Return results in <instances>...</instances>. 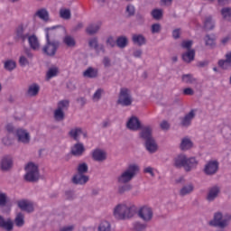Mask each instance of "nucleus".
I'll list each match as a JSON object with an SVG mask.
<instances>
[{
    "mask_svg": "<svg viewBox=\"0 0 231 231\" xmlns=\"http://www.w3.org/2000/svg\"><path fill=\"white\" fill-rule=\"evenodd\" d=\"M136 214V206L119 204L114 209V216L116 219H131Z\"/></svg>",
    "mask_w": 231,
    "mask_h": 231,
    "instance_id": "1",
    "label": "nucleus"
},
{
    "mask_svg": "<svg viewBox=\"0 0 231 231\" xmlns=\"http://www.w3.org/2000/svg\"><path fill=\"white\" fill-rule=\"evenodd\" d=\"M16 226H23L24 225V215L23 213H18L14 219Z\"/></svg>",
    "mask_w": 231,
    "mask_h": 231,
    "instance_id": "42",
    "label": "nucleus"
},
{
    "mask_svg": "<svg viewBox=\"0 0 231 231\" xmlns=\"http://www.w3.org/2000/svg\"><path fill=\"white\" fill-rule=\"evenodd\" d=\"M140 219H143L145 223H149L151 219H152V208H151L149 206H143L140 208V209L137 212Z\"/></svg>",
    "mask_w": 231,
    "mask_h": 231,
    "instance_id": "12",
    "label": "nucleus"
},
{
    "mask_svg": "<svg viewBox=\"0 0 231 231\" xmlns=\"http://www.w3.org/2000/svg\"><path fill=\"white\" fill-rule=\"evenodd\" d=\"M69 107V100H61L58 102V108L54 110V119L57 122H62L65 118L64 112L68 111Z\"/></svg>",
    "mask_w": 231,
    "mask_h": 231,
    "instance_id": "9",
    "label": "nucleus"
},
{
    "mask_svg": "<svg viewBox=\"0 0 231 231\" xmlns=\"http://www.w3.org/2000/svg\"><path fill=\"white\" fill-rule=\"evenodd\" d=\"M106 44L111 48H115L116 42H115V39L112 36H110L106 40Z\"/></svg>",
    "mask_w": 231,
    "mask_h": 231,
    "instance_id": "58",
    "label": "nucleus"
},
{
    "mask_svg": "<svg viewBox=\"0 0 231 231\" xmlns=\"http://www.w3.org/2000/svg\"><path fill=\"white\" fill-rule=\"evenodd\" d=\"M82 134V128H72L69 132V136H70V138H73V140H75L76 142H79V136Z\"/></svg>",
    "mask_w": 231,
    "mask_h": 231,
    "instance_id": "34",
    "label": "nucleus"
},
{
    "mask_svg": "<svg viewBox=\"0 0 231 231\" xmlns=\"http://www.w3.org/2000/svg\"><path fill=\"white\" fill-rule=\"evenodd\" d=\"M26 174L24 176V180L26 181H37L39 180V167L35 165L33 162H29L25 166Z\"/></svg>",
    "mask_w": 231,
    "mask_h": 231,
    "instance_id": "7",
    "label": "nucleus"
},
{
    "mask_svg": "<svg viewBox=\"0 0 231 231\" xmlns=\"http://www.w3.org/2000/svg\"><path fill=\"white\" fill-rule=\"evenodd\" d=\"M217 169H219V162L217 161H210L206 164L204 171L208 176H212V174L217 172Z\"/></svg>",
    "mask_w": 231,
    "mask_h": 231,
    "instance_id": "13",
    "label": "nucleus"
},
{
    "mask_svg": "<svg viewBox=\"0 0 231 231\" xmlns=\"http://www.w3.org/2000/svg\"><path fill=\"white\" fill-rule=\"evenodd\" d=\"M94 50L96 53H106V48L104 47V44H98Z\"/></svg>",
    "mask_w": 231,
    "mask_h": 231,
    "instance_id": "56",
    "label": "nucleus"
},
{
    "mask_svg": "<svg viewBox=\"0 0 231 231\" xmlns=\"http://www.w3.org/2000/svg\"><path fill=\"white\" fill-rule=\"evenodd\" d=\"M85 172H88V164L81 163L78 166V173L74 175L72 181L76 185H84L85 183H88L89 180V177L84 175Z\"/></svg>",
    "mask_w": 231,
    "mask_h": 231,
    "instance_id": "5",
    "label": "nucleus"
},
{
    "mask_svg": "<svg viewBox=\"0 0 231 231\" xmlns=\"http://www.w3.org/2000/svg\"><path fill=\"white\" fill-rule=\"evenodd\" d=\"M18 207L25 212H33V204L28 200H19Z\"/></svg>",
    "mask_w": 231,
    "mask_h": 231,
    "instance_id": "19",
    "label": "nucleus"
},
{
    "mask_svg": "<svg viewBox=\"0 0 231 231\" xmlns=\"http://www.w3.org/2000/svg\"><path fill=\"white\" fill-rule=\"evenodd\" d=\"M152 33H160L162 32V24L153 23L151 27Z\"/></svg>",
    "mask_w": 231,
    "mask_h": 231,
    "instance_id": "48",
    "label": "nucleus"
},
{
    "mask_svg": "<svg viewBox=\"0 0 231 231\" xmlns=\"http://www.w3.org/2000/svg\"><path fill=\"white\" fill-rule=\"evenodd\" d=\"M192 190H194V186H192V184L184 186L180 189V196H187V194H190V192H192Z\"/></svg>",
    "mask_w": 231,
    "mask_h": 231,
    "instance_id": "44",
    "label": "nucleus"
},
{
    "mask_svg": "<svg viewBox=\"0 0 231 231\" xmlns=\"http://www.w3.org/2000/svg\"><path fill=\"white\" fill-rule=\"evenodd\" d=\"M128 129H131V131H138L142 127V125L140 124V120L137 119L136 116H132L127 124H126Z\"/></svg>",
    "mask_w": 231,
    "mask_h": 231,
    "instance_id": "16",
    "label": "nucleus"
},
{
    "mask_svg": "<svg viewBox=\"0 0 231 231\" xmlns=\"http://www.w3.org/2000/svg\"><path fill=\"white\" fill-rule=\"evenodd\" d=\"M134 228L135 231H143L145 228H147V225L142 224L140 222H135L134 224Z\"/></svg>",
    "mask_w": 231,
    "mask_h": 231,
    "instance_id": "47",
    "label": "nucleus"
},
{
    "mask_svg": "<svg viewBox=\"0 0 231 231\" xmlns=\"http://www.w3.org/2000/svg\"><path fill=\"white\" fill-rule=\"evenodd\" d=\"M174 165L177 167V169H181V167H183L185 171L189 172L197 167L198 161H196V158L187 159V156L185 155H178L175 158Z\"/></svg>",
    "mask_w": 231,
    "mask_h": 231,
    "instance_id": "3",
    "label": "nucleus"
},
{
    "mask_svg": "<svg viewBox=\"0 0 231 231\" xmlns=\"http://www.w3.org/2000/svg\"><path fill=\"white\" fill-rule=\"evenodd\" d=\"M126 12H127L129 17H133V15H134V12H135L134 5H127Z\"/></svg>",
    "mask_w": 231,
    "mask_h": 231,
    "instance_id": "54",
    "label": "nucleus"
},
{
    "mask_svg": "<svg viewBox=\"0 0 231 231\" xmlns=\"http://www.w3.org/2000/svg\"><path fill=\"white\" fill-rule=\"evenodd\" d=\"M57 75H59V68L51 67L46 72L45 79L51 80V79H53L54 77H57Z\"/></svg>",
    "mask_w": 231,
    "mask_h": 231,
    "instance_id": "33",
    "label": "nucleus"
},
{
    "mask_svg": "<svg viewBox=\"0 0 231 231\" xmlns=\"http://www.w3.org/2000/svg\"><path fill=\"white\" fill-rule=\"evenodd\" d=\"M117 104L123 106L124 107H127L133 104V96H131V91H129V89L121 88Z\"/></svg>",
    "mask_w": 231,
    "mask_h": 231,
    "instance_id": "10",
    "label": "nucleus"
},
{
    "mask_svg": "<svg viewBox=\"0 0 231 231\" xmlns=\"http://www.w3.org/2000/svg\"><path fill=\"white\" fill-rule=\"evenodd\" d=\"M205 45L208 46V48H216V35L214 34H207L204 37Z\"/></svg>",
    "mask_w": 231,
    "mask_h": 231,
    "instance_id": "30",
    "label": "nucleus"
},
{
    "mask_svg": "<svg viewBox=\"0 0 231 231\" xmlns=\"http://www.w3.org/2000/svg\"><path fill=\"white\" fill-rule=\"evenodd\" d=\"M34 17H39V19L44 21V23H48V21H50V13L46 8H42L34 14Z\"/></svg>",
    "mask_w": 231,
    "mask_h": 231,
    "instance_id": "18",
    "label": "nucleus"
},
{
    "mask_svg": "<svg viewBox=\"0 0 231 231\" xmlns=\"http://www.w3.org/2000/svg\"><path fill=\"white\" fill-rule=\"evenodd\" d=\"M141 138L145 140V147L149 152H156L158 151V144L152 138V128L146 126L141 132Z\"/></svg>",
    "mask_w": 231,
    "mask_h": 231,
    "instance_id": "2",
    "label": "nucleus"
},
{
    "mask_svg": "<svg viewBox=\"0 0 231 231\" xmlns=\"http://www.w3.org/2000/svg\"><path fill=\"white\" fill-rule=\"evenodd\" d=\"M192 44H193V42L192 41H183L181 42V48H184V50H192L190 48H192Z\"/></svg>",
    "mask_w": 231,
    "mask_h": 231,
    "instance_id": "51",
    "label": "nucleus"
},
{
    "mask_svg": "<svg viewBox=\"0 0 231 231\" xmlns=\"http://www.w3.org/2000/svg\"><path fill=\"white\" fill-rule=\"evenodd\" d=\"M221 14L225 21H229L231 23V8L230 7H224L221 10Z\"/></svg>",
    "mask_w": 231,
    "mask_h": 231,
    "instance_id": "39",
    "label": "nucleus"
},
{
    "mask_svg": "<svg viewBox=\"0 0 231 231\" xmlns=\"http://www.w3.org/2000/svg\"><path fill=\"white\" fill-rule=\"evenodd\" d=\"M135 19H136L138 24H144L145 23V16H143V14H142L141 13L136 14Z\"/></svg>",
    "mask_w": 231,
    "mask_h": 231,
    "instance_id": "52",
    "label": "nucleus"
},
{
    "mask_svg": "<svg viewBox=\"0 0 231 231\" xmlns=\"http://www.w3.org/2000/svg\"><path fill=\"white\" fill-rule=\"evenodd\" d=\"M99 231H111V224L107 221H103L98 226Z\"/></svg>",
    "mask_w": 231,
    "mask_h": 231,
    "instance_id": "46",
    "label": "nucleus"
},
{
    "mask_svg": "<svg viewBox=\"0 0 231 231\" xmlns=\"http://www.w3.org/2000/svg\"><path fill=\"white\" fill-rule=\"evenodd\" d=\"M60 42L57 40H49L42 48V52L48 57H55L57 50H59Z\"/></svg>",
    "mask_w": 231,
    "mask_h": 231,
    "instance_id": "8",
    "label": "nucleus"
},
{
    "mask_svg": "<svg viewBox=\"0 0 231 231\" xmlns=\"http://www.w3.org/2000/svg\"><path fill=\"white\" fill-rule=\"evenodd\" d=\"M160 125H161V129H162V131H167L171 127V125H169V122H167V121H162Z\"/></svg>",
    "mask_w": 231,
    "mask_h": 231,
    "instance_id": "59",
    "label": "nucleus"
},
{
    "mask_svg": "<svg viewBox=\"0 0 231 231\" xmlns=\"http://www.w3.org/2000/svg\"><path fill=\"white\" fill-rule=\"evenodd\" d=\"M19 64H20V66L24 68V66H28L30 64V62L28 61V59H26V57L21 56L19 59Z\"/></svg>",
    "mask_w": 231,
    "mask_h": 231,
    "instance_id": "53",
    "label": "nucleus"
},
{
    "mask_svg": "<svg viewBox=\"0 0 231 231\" xmlns=\"http://www.w3.org/2000/svg\"><path fill=\"white\" fill-rule=\"evenodd\" d=\"M16 136L18 138V142L22 143H30V134L23 129H18L16 131Z\"/></svg>",
    "mask_w": 231,
    "mask_h": 231,
    "instance_id": "15",
    "label": "nucleus"
},
{
    "mask_svg": "<svg viewBox=\"0 0 231 231\" xmlns=\"http://www.w3.org/2000/svg\"><path fill=\"white\" fill-rule=\"evenodd\" d=\"M132 42L135 46H145L147 44V38L143 34L134 33L132 35Z\"/></svg>",
    "mask_w": 231,
    "mask_h": 231,
    "instance_id": "14",
    "label": "nucleus"
},
{
    "mask_svg": "<svg viewBox=\"0 0 231 231\" xmlns=\"http://www.w3.org/2000/svg\"><path fill=\"white\" fill-rule=\"evenodd\" d=\"M83 77L85 79H97V77H98V69L88 67L83 71Z\"/></svg>",
    "mask_w": 231,
    "mask_h": 231,
    "instance_id": "17",
    "label": "nucleus"
},
{
    "mask_svg": "<svg viewBox=\"0 0 231 231\" xmlns=\"http://www.w3.org/2000/svg\"><path fill=\"white\" fill-rule=\"evenodd\" d=\"M102 95H104V89L98 88L92 97L93 102H98L102 97Z\"/></svg>",
    "mask_w": 231,
    "mask_h": 231,
    "instance_id": "45",
    "label": "nucleus"
},
{
    "mask_svg": "<svg viewBox=\"0 0 231 231\" xmlns=\"http://www.w3.org/2000/svg\"><path fill=\"white\" fill-rule=\"evenodd\" d=\"M0 228H4V230L6 231H12L14 230V223L12 220H5V217L0 215Z\"/></svg>",
    "mask_w": 231,
    "mask_h": 231,
    "instance_id": "25",
    "label": "nucleus"
},
{
    "mask_svg": "<svg viewBox=\"0 0 231 231\" xmlns=\"http://www.w3.org/2000/svg\"><path fill=\"white\" fill-rule=\"evenodd\" d=\"M27 41L32 50H39V48H41V44L39 43V39L37 38L36 35L34 34L29 35V37L27 38Z\"/></svg>",
    "mask_w": 231,
    "mask_h": 231,
    "instance_id": "24",
    "label": "nucleus"
},
{
    "mask_svg": "<svg viewBox=\"0 0 231 231\" xmlns=\"http://www.w3.org/2000/svg\"><path fill=\"white\" fill-rule=\"evenodd\" d=\"M217 194H219V188L216 186L211 188L208 194V201H214L217 198Z\"/></svg>",
    "mask_w": 231,
    "mask_h": 231,
    "instance_id": "35",
    "label": "nucleus"
},
{
    "mask_svg": "<svg viewBox=\"0 0 231 231\" xmlns=\"http://www.w3.org/2000/svg\"><path fill=\"white\" fill-rule=\"evenodd\" d=\"M4 145H12V139H10L9 137H5L2 140Z\"/></svg>",
    "mask_w": 231,
    "mask_h": 231,
    "instance_id": "64",
    "label": "nucleus"
},
{
    "mask_svg": "<svg viewBox=\"0 0 231 231\" xmlns=\"http://www.w3.org/2000/svg\"><path fill=\"white\" fill-rule=\"evenodd\" d=\"M4 68L6 71H14L17 68V63L14 60H7L4 63Z\"/></svg>",
    "mask_w": 231,
    "mask_h": 231,
    "instance_id": "36",
    "label": "nucleus"
},
{
    "mask_svg": "<svg viewBox=\"0 0 231 231\" xmlns=\"http://www.w3.org/2000/svg\"><path fill=\"white\" fill-rule=\"evenodd\" d=\"M55 28H59V26H53L51 28H46L45 32H46V41H53V37H55V35H57V32H55Z\"/></svg>",
    "mask_w": 231,
    "mask_h": 231,
    "instance_id": "37",
    "label": "nucleus"
},
{
    "mask_svg": "<svg viewBox=\"0 0 231 231\" xmlns=\"http://www.w3.org/2000/svg\"><path fill=\"white\" fill-rule=\"evenodd\" d=\"M218 66L223 69H228L231 66V52L226 54V60H220L218 61Z\"/></svg>",
    "mask_w": 231,
    "mask_h": 231,
    "instance_id": "28",
    "label": "nucleus"
},
{
    "mask_svg": "<svg viewBox=\"0 0 231 231\" xmlns=\"http://www.w3.org/2000/svg\"><path fill=\"white\" fill-rule=\"evenodd\" d=\"M196 116L194 110H191L189 114H187L184 117L181 118L180 125L183 127H189L190 125L192 119Z\"/></svg>",
    "mask_w": 231,
    "mask_h": 231,
    "instance_id": "21",
    "label": "nucleus"
},
{
    "mask_svg": "<svg viewBox=\"0 0 231 231\" xmlns=\"http://www.w3.org/2000/svg\"><path fill=\"white\" fill-rule=\"evenodd\" d=\"M82 152H84V144L80 143H76L71 149V153L74 156H82Z\"/></svg>",
    "mask_w": 231,
    "mask_h": 231,
    "instance_id": "31",
    "label": "nucleus"
},
{
    "mask_svg": "<svg viewBox=\"0 0 231 231\" xmlns=\"http://www.w3.org/2000/svg\"><path fill=\"white\" fill-rule=\"evenodd\" d=\"M116 44L117 48L124 50V48H127L129 44V39L127 38V36H124V35L119 36L116 41Z\"/></svg>",
    "mask_w": 231,
    "mask_h": 231,
    "instance_id": "27",
    "label": "nucleus"
},
{
    "mask_svg": "<svg viewBox=\"0 0 231 231\" xmlns=\"http://www.w3.org/2000/svg\"><path fill=\"white\" fill-rule=\"evenodd\" d=\"M140 168L136 164H130L128 168L118 177V183H129L136 174Z\"/></svg>",
    "mask_w": 231,
    "mask_h": 231,
    "instance_id": "4",
    "label": "nucleus"
},
{
    "mask_svg": "<svg viewBox=\"0 0 231 231\" xmlns=\"http://www.w3.org/2000/svg\"><path fill=\"white\" fill-rule=\"evenodd\" d=\"M60 17H61V19H65L66 21L71 19V10L60 9Z\"/></svg>",
    "mask_w": 231,
    "mask_h": 231,
    "instance_id": "40",
    "label": "nucleus"
},
{
    "mask_svg": "<svg viewBox=\"0 0 231 231\" xmlns=\"http://www.w3.org/2000/svg\"><path fill=\"white\" fill-rule=\"evenodd\" d=\"M103 64H104L105 68H109L111 66V60L109 59V57H107V56L104 57Z\"/></svg>",
    "mask_w": 231,
    "mask_h": 231,
    "instance_id": "62",
    "label": "nucleus"
},
{
    "mask_svg": "<svg viewBox=\"0 0 231 231\" xmlns=\"http://www.w3.org/2000/svg\"><path fill=\"white\" fill-rule=\"evenodd\" d=\"M62 42L67 46V48H75L77 46V41L69 34L63 37Z\"/></svg>",
    "mask_w": 231,
    "mask_h": 231,
    "instance_id": "23",
    "label": "nucleus"
},
{
    "mask_svg": "<svg viewBox=\"0 0 231 231\" xmlns=\"http://www.w3.org/2000/svg\"><path fill=\"white\" fill-rule=\"evenodd\" d=\"M192 147V141L189 138L182 139L180 143V149L181 151H189Z\"/></svg>",
    "mask_w": 231,
    "mask_h": 231,
    "instance_id": "38",
    "label": "nucleus"
},
{
    "mask_svg": "<svg viewBox=\"0 0 231 231\" xmlns=\"http://www.w3.org/2000/svg\"><path fill=\"white\" fill-rule=\"evenodd\" d=\"M143 53L142 49H137L133 52V56L135 57V59H141Z\"/></svg>",
    "mask_w": 231,
    "mask_h": 231,
    "instance_id": "61",
    "label": "nucleus"
},
{
    "mask_svg": "<svg viewBox=\"0 0 231 231\" xmlns=\"http://www.w3.org/2000/svg\"><path fill=\"white\" fill-rule=\"evenodd\" d=\"M6 205V194L0 193V207H5Z\"/></svg>",
    "mask_w": 231,
    "mask_h": 231,
    "instance_id": "57",
    "label": "nucleus"
},
{
    "mask_svg": "<svg viewBox=\"0 0 231 231\" xmlns=\"http://www.w3.org/2000/svg\"><path fill=\"white\" fill-rule=\"evenodd\" d=\"M180 35H181V29H175L172 31L173 39H180Z\"/></svg>",
    "mask_w": 231,
    "mask_h": 231,
    "instance_id": "60",
    "label": "nucleus"
},
{
    "mask_svg": "<svg viewBox=\"0 0 231 231\" xmlns=\"http://www.w3.org/2000/svg\"><path fill=\"white\" fill-rule=\"evenodd\" d=\"M101 26H102V23H90L87 27L86 32L88 35H95V33H98Z\"/></svg>",
    "mask_w": 231,
    "mask_h": 231,
    "instance_id": "20",
    "label": "nucleus"
},
{
    "mask_svg": "<svg viewBox=\"0 0 231 231\" xmlns=\"http://www.w3.org/2000/svg\"><path fill=\"white\" fill-rule=\"evenodd\" d=\"M13 164L12 157L5 156L1 161V169L2 171H9V169H12Z\"/></svg>",
    "mask_w": 231,
    "mask_h": 231,
    "instance_id": "26",
    "label": "nucleus"
},
{
    "mask_svg": "<svg viewBox=\"0 0 231 231\" xmlns=\"http://www.w3.org/2000/svg\"><path fill=\"white\" fill-rule=\"evenodd\" d=\"M14 35V39L16 41H21V42H24L28 41V38L32 35V30L28 25L20 24L16 27Z\"/></svg>",
    "mask_w": 231,
    "mask_h": 231,
    "instance_id": "6",
    "label": "nucleus"
},
{
    "mask_svg": "<svg viewBox=\"0 0 231 231\" xmlns=\"http://www.w3.org/2000/svg\"><path fill=\"white\" fill-rule=\"evenodd\" d=\"M215 23L212 15H208L204 20V28L205 30H214Z\"/></svg>",
    "mask_w": 231,
    "mask_h": 231,
    "instance_id": "32",
    "label": "nucleus"
},
{
    "mask_svg": "<svg viewBox=\"0 0 231 231\" xmlns=\"http://www.w3.org/2000/svg\"><path fill=\"white\" fill-rule=\"evenodd\" d=\"M92 158H94L96 162H104V160L106 158V152L97 149L93 152Z\"/></svg>",
    "mask_w": 231,
    "mask_h": 231,
    "instance_id": "29",
    "label": "nucleus"
},
{
    "mask_svg": "<svg viewBox=\"0 0 231 231\" xmlns=\"http://www.w3.org/2000/svg\"><path fill=\"white\" fill-rule=\"evenodd\" d=\"M195 57H196V51L189 50L182 54V60L187 64H190V62L194 60Z\"/></svg>",
    "mask_w": 231,
    "mask_h": 231,
    "instance_id": "22",
    "label": "nucleus"
},
{
    "mask_svg": "<svg viewBox=\"0 0 231 231\" xmlns=\"http://www.w3.org/2000/svg\"><path fill=\"white\" fill-rule=\"evenodd\" d=\"M231 217H224L221 213H216L214 219L209 222L211 226H219V228H225L228 225V221Z\"/></svg>",
    "mask_w": 231,
    "mask_h": 231,
    "instance_id": "11",
    "label": "nucleus"
},
{
    "mask_svg": "<svg viewBox=\"0 0 231 231\" xmlns=\"http://www.w3.org/2000/svg\"><path fill=\"white\" fill-rule=\"evenodd\" d=\"M127 190H131V185L129 184H125L122 187H119V189H118L120 194H124V192H127Z\"/></svg>",
    "mask_w": 231,
    "mask_h": 231,
    "instance_id": "55",
    "label": "nucleus"
},
{
    "mask_svg": "<svg viewBox=\"0 0 231 231\" xmlns=\"http://www.w3.org/2000/svg\"><path fill=\"white\" fill-rule=\"evenodd\" d=\"M97 45H98V38L94 37L88 41V46L89 48H92V50H95V48H97Z\"/></svg>",
    "mask_w": 231,
    "mask_h": 231,
    "instance_id": "49",
    "label": "nucleus"
},
{
    "mask_svg": "<svg viewBox=\"0 0 231 231\" xmlns=\"http://www.w3.org/2000/svg\"><path fill=\"white\" fill-rule=\"evenodd\" d=\"M151 15L155 19V21H160V19L163 17V10L153 9L151 13Z\"/></svg>",
    "mask_w": 231,
    "mask_h": 231,
    "instance_id": "41",
    "label": "nucleus"
},
{
    "mask_svg": "<svg viewBox=\"0 0 231 231\" xmlns=\"http://www.w3.org/2000/svg\"><path fill=\"white\" fill-rule=\"evenodd\" d=\"M39 88H29L27 91L28 97H35V95L39 94Z\"/></svg>",
    "mask_w": 231,
    "mask_h": 231,
    "instance_id": "50",
    "label": "nucleus"
},
{
    "mask_svg": "<svg viewBox=\"0 0 231 231\" xmlns=\"http://www.w3.org/2000/svg\"><path fill=\"white\" fill-rule=\"evenodd\" d=\"M182 82H185L186 84H194L196 79H194L192 74H184L182 75Z\"/></svg>",
    "mask_w": 231,
    "mask_h": 231,
    "instance_id": "43",
    "label": "nucleus"
},
{
    "mask_svg": "<svg viewBox=\"0 0 231 231\" xmlns=\"http://www.w3.org/2000/svg\"><path fill=\"white\" fill-rule=\"evenodd\" d=\"M183 95H194V90L190 88H184Z\"/></svg>",
    "mask_w": 231,
    "mask_h": 231,
    "instance_id": "63",
    "label": "nucleus"
}]
</instances>
